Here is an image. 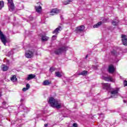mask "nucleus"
<instances>
[{"mask_svg": "<svg viewBox=\"0 0 127 127\" xmlns=\"http://www.w3.org/2000/svg\"><path fill=\"white\" fill-rule=\"evenodd\" d=\"M49 104L52 108H56V109H61L62 108V103L53 97L49 98Z\"/></svg>", "mask_w": 127, "mask_h": 127, "instance_id": "nucleus-1", "label": "nucleus"}, {"mask_svg": "<svg viewBox=\"0 0 127 127\" xmlns=\"http://www.w3.org/2000/svg\"><path fill=\"white\" fill-rule=\"evenodd\" d=\"M0 97H1V93H0Z\"/></svg>", "mask_w": 127, "mask_h": 127, "instance_id": "nucleus-40", "label": "nucleus"}, {"mask_svg": "<svg viewBox=\"0 0 127 127\" xmlns=\"http://www.w3.org/2000/svg\"><path fill=\"white\" fill-rule=\"evenodd\" d=\"M72 1H73V0H66L64 2V4H69V3L72 2Z\"/></svg>", "mask_w": 127, "mask_h": 127, "instance_id": "nucleus-23", "label": "nucleus"}, {"mask_svg": "<svg viewBox=\"0 0 127 127\" xmlns=\"http://www.w3.org/2000/svg\"><path fill=\"white\" fill-rule=\"evenodd\" d=\"M84 29H85V26L84 25H81L76 28L75 32H76V33H81V32L84 31Z\"/></svg>", "mask_w": 127, "mask_h": 127, "instance_id": "nucleus-6", "label": "nucleus"}, {"mask_svg": "<svg viewBox=\"0 0 127 127\" xmlns=\"http://www.w3.org/2000/svg\"><path fill=\"white\" fill-rule=\"evenodd\" d=\"M48 124H45V127H48Z\"/></svg>", "mask_w": 127, "mask_h": 127, "instance_id": "nucleus-37", "label": "nucleus"}, {"mask_svg": "<svg viewBox=\"0 0 127 127\" xmlns=\"http://www.w3.org/2000/svg\"><path fill=\"white\" fill-rule=\"evenodd\" d=\"M124 85L125 87L127 86V80H125L124 81Z\"/></svg>", "mask_w": 127, "mask_h": 127, "instance_id": "nucleus-29", "label": "nucleus"}, {"mask_svg": "<svg viewBox=\"0 0 127 127\" xmlns=\"http://www.w3.org/2000/svg\"><path fill=\"white\" fill-rule=\"evenodd\" d=\"M87 58H88V55L85 57V59H87Z\"/></svg>", "mask_w": 127, "mask_h": 127, "instance_id": "nucleus-38", "label": "nucleus"}, {"mask_svg": "<svg viewBox=\"0 0 127 127\" xmlns=\"http://www.w3.org/2000/svg\"><path fill=\"white\" fill-rule=\"evenodd\" d=\"M112 23L113 25L114 26H118V24H119V21H112Z\"/></svg>", "mask_w": 127, "mask_h": 127, "instance_id": "nucleus-25", "label": "nucleus"}, {"mask_svg": "<svg viewBox=\"0 0 127 127\" xmlns=\"http://www.w3.org/2000/svg\"><path fill=\"white\" fill-rule=\"evenodd\" d=\"M60 12V10L57 8H55L52 9V10L50 12V15H55V14H58Z\"/></svg>", "mask_w": 127, "mask_h": 127, "instance_id": "nucleus-8", "label": "nucleus"}, {"mask_svg": "<svg viewBox=\"0 0 127 127\" xmlns=\"http://www.w3.org/2000/svg\"><path fill=\"white\" fill-rule=\"evenodd\" d=\"M123 52H124V53H127V49H125L123 51Z\"/></svg>", "mask_w": 127, "mask_h": 127, "instance_id": "nucleus-34", "label": "nucleus"}, {"mask_svg": "<svg viewBox=\"0 0 127 127\" xmlns=\"http://www.w3.org/2000/svg\"><path fill=\"white\" fill-rule=\"evenodd\" d=\"M26 88L28 89H29V88H30V85H29V84H27L26 85Z\"/></svg>", "mask_w": 127, "mask_h": 127, "instance_id": "nucleus-30", "label": "nucleus"}, {"mask_svg": "<svg viewBox=\"0 0 127 127\" xmlns=\"http://www.w3.org/2000/svg\"><path fill=\"white\" fill-rule=\"evenodd\" d=\"M119 93V89L114 90L111 91V97L112 98H117L118 94Z\"/></svg>", "mask_w": 127, "mask_h": 127, "instance_id": "nucleus-7", "label": "nucleus"}, {"mask_svg": "<svg viewBox=\"0 0 127 127\" xmlns=\"http://www.w3.org/2000/svg\"><path fill=\"white\" fill-rule=\"evenodd\" d=\"M35 8L36 11H37V12H38V13L41 12L42 7H41V6H35Z\"/></svg>", "mask_w": 127, "mask_h": 127, "instance_id": "nucleus-16", "label": "nucleus"}, {"mask_svg": "<svg viewBox=\"0 0 127 127\" xmlns=\"http://www.w3.org/2000/svg\"><path fill=\"white\" fill-rule=\"evenodd\" d=\"M35 77H36V76L35 74H30L28 75L27 78H26V80H27V81H29L32 80V79H34Z\"/></svg>", "mask_w": 127, "mask_h": 127, "instance_id": "nucleus-12", "label": "nucleus"}, {"mask_svg": "<svg viewBox=\"0 0 127 127\" xmlns=\"http://www.w3.org/2000/svg\"><path fill=\"white\" fill-rule=\"evenodd\" d=\"M111 55H113V56H115L116 57H117V56H119V53H117V51H115V50H113L112 51H111Z\"/></svg>", "mask_w": 127, "mask_h": 127, "instance_id": "nucleus-18", "label": "nucleus"}, {"mask_svg": "<svg viewBox=\"0 0 127 127\" xmlns=\"http://www.w3.org/2000/svg\"><path fill=\"white\" fill-rule=\"evenodd\" d=\"M50 72H53V71H55V68L54 67H51L50 68Z\"/></svg>", "mask_w": 127, "mask_h": 127, "instance_id": "nucleus-28", "label": "nucleus"}, {"mask_svg": "<svg viewBox=\"0 0 127 127\" xmlns=\"http://www.w3.org/2000/svg\"><path fill=\"white\" fill-rule=\"evenodd\" d=\"M101 25H102V22H99L97 24L94 25L93 28H98V27H99V26H101Z\"/></svg>", "mask_w": 127, "mask_h": 127, "instance_id": "nucleus-20", "label": "nucleus"}, {"mask_svg": "<svg viewBox=\"0 0 127 127\" xmlns=\"http://www.w3.org/2000/svg\"><path fill=\"white\" fill-rule=\"evenodd\" d=\"M55 75L57 77H58L59 78H61V77H62V74L59 71L56 72Z\"/></svg>", "mask_w": 127, "mask_h": 127, "instance_id": "nucleus-22", "label": "nucleus"}, {"mask_svg": "<svg viewBox=\"0 0 127 127\" xmlns=\"http://www.w3.org/2000/svg\"><path fill=\"white\" fill-rule=\"evenodd\" d=\"M72 127H78V125H77V124L74 123V124H73Z\"/></svg>", "mask_w": 127, "mask_h": 127, "instance_id": "nucleus-33", "label": "nucleus"}, {"mask_svg": "<svg viewBox=\"0 0 127 127\" xmlns=\"http://www.w3.org/2000/svg\"><path fill=\"white\" fill-rule=\"evenodd\" d=\"M4 6V2L3 1H0V10Z\"/></svg>", "mask_w": 127, "mask_h": 127, "instance_id": "nucleus-24", "label": "nucleus"}, {"mask_svg": "<svg viewBox=\"0 0 127 127\" xmlns=\"http://www.w3.org/2000/svg\"><path fill=\"white\" fill-rule=\"evenodd\" d=\"M0 39L3 44L6 45V43H7V40H6V37L3 35L1 31H0Z\"/></svg>", "mask_w": 127, "mask_h": 127, "instance_id": "nucleus-4", "label": "nucleus"}, {"mask_svg": "<svg viewBox=\"0 0 127 127\" xmlns=\"http://www.w3.org/2000/svg\"><path fill=\"white\" fill-rule=\"evenodd\" d=\"M8 0L7 5L10 11H12V10H14V4H13V1H12V0Z\"/></svg>", "mask_w": 127, "mask_h": 127, "instance_id": "nucleus-5", "label": "nucleus"}, {"mask_svg": "<svg viewBox=\"0 0 127 127\" xmlns=\"http://www.w3.org/2000/svg\"><path fill=\"white\" fill-rule=\"evenodd\" d=\"M27 90H28L26 87H24L22 89V91L23 92H26V91H27Z\"/></svg>", "mask_w": 127, "mask_h": 127, "instance_id": "nucleus-32", "label": "nucleus"}, {"mask_svg": "<svg viewBox=\"0 0 127 127\" xmlns=\"http://www.w3.org/2000/svg\"><path fill=\"white\" fill-rule=\"evenodd\" d=\"M108 71L109 73H114L115 72V67H114V65H110L108 68Z\"/></svg>", "mask_w": 127, "mask_h": 127, "instance_id": "nucleus-14", "label": "nucleus"}, {"mask_svg": "<svg viewBox=\"0 0 127 127\" xmlns=\"http://www.w3.org/2000/svg\"><path fill=\"white\" fill-rule=\"evenodd\" d=\"M12 54H13L12 51L9 52L8 53V56H10L11 55H12Z\"/></svg>", "mask_w": 127, "mask_h": 127, "instance_id": "nucleus-31", "label": "nucleus"}, {"mask_svg": "<svg viewBox=\"0 0 127 127\" xmlns=\"http://www.w3.org/2000/svg\"><path fill=\"white\" fill-rule=\"evenodd\" d=\"M103 87L105 90H109L111 88V84L110 83H103Z\"/></svg>", "mask_w": 127, "mask_h": 127, "instance_id": "nucleus-13", "label": "nucleus"}, {"mask_svg": "<svg viewBox=\"0 0 127 127\" xmlns=\"http://www.w3.org/2000/svg\"><path fill=\"white\" fill-rule=\"evenodd\" d=\"M56 37H57V35H55L54 36H52V39L53 40H55V39H56Z\"/></svg>", "mask_w": 127, "mask_h": 127, "instance_id": "nucleus-27", "label": "nucleus"}, {"mask_svg": "<svg viewBox=\"0 0 127 127\" xmlns=\"http://www.w3.org/2000/svg\"><path fill=\"white\" fill-rule=\"evenodd\" d=\"M21 101H23V99H21Z\"/></svg>", "mask_w": 127, "mask_h": 127, "instance_id": "nucleus-41", "label": "nucleus"}, {"mask_svg": "<svg viewBox=\"0 0 127 127\" xmlns=\"http://www.w3.org/2000/svg\"><path fill=\"white\" fill-rule=\"evenodd\" d=\"M2 71H7L8 69V67L6 65H3L2 67Z\"/></svg>", "mask_w": 127, "mask_h": 127, "instance_id": "nucleus-26", "label": "nucleus"}, {"mask_svg": "<svg viewBox=\"0 0 127 127\" xmlns=\"http://www.w3.org/2000/svg\"><path fill=\"white\" fill-rule=\"evenodd\" d=\"M51 84V82H49V81L46 80H45L43 83V85L44 86H48L49 85H50Z\"/></svg>", "mask_w": 127, "mask_h": 127, "instance_id": "nucleus-21", "label": "nucleus"}, {"mask_svg": "<svg viewBox=\"0 0 127 127\" xmlns=\"http://www.w3.org/2000/svg\"><path fill=\"white\" fill-rule=\"evenodd\" d=\"M10 80L12 82H16L17 81L16 76L15 75H12V77L10 78Z\"/></svg>", "mask_w": 127, "mask_h": 127, "instance_id": "nucleus-17", "label": "nucleus"}, {"mask_svg": "<svg viewBox=\"0 0 127 127\" xmlns=\"http://www.w3.org/2000/svg\"><path fill=\"white\" fill-rule=\"evenodd\" d=\"M62 30V26H59L53 32V33L57 35V34H59V31H61Z\"/></svg>", "mask_w": 127, "mask_h": 127, "instance_id": "nucleus-11", "label": "nucleus"}, {"mask_svg": "<svg viewBox=\"0 0 127 127\" xmlns=\"http://www.w3.org/2000/svg\"><path fill=\"white\" fill-rule=\"evenodd\" d=\"M88 74V71L86 70H84L82 71L81 72L78 73V75L80 76L82 75V76H86Z\"/></svg>", "mask_w": 127, "mask_h": 127, "instance_id": "nucleus-19", "label": "nucleus"}, {"mask_svg": "<svg viewBox=\"0 0 127 127\" xmlns=\"http://www.w3.org/2000/svg\"><path fill=\"white\" fill-rule=\"evenodd\" d=\"M102 79L105 81H107L108 82H109V81H110V82H115V80H114L113 77L110 76L107 77L103 76Z\"/></svg>", "mask_w": 127, "mask_h": 127, "instance_id": "nucleus-10", "label": "nucleus"}, {"mask_svg": "<svg viewBox=\"0 0 127 127\" xmlns=\"http://www.w3.org/2000/svg\"><path fill=\"white\" fill-rule=\"evenodd\" d=\"M38 54H37V51L35 49H30V50L28 51H26L25 52V57L26 58H32L34 55H38Z\"/></svg>", "mask_w": 127, "mask_h": 127, "instance_id": "nucleus-2", "label": "nucleus"}, {"mask_svg": "<svg viewBox=\"0 0 127 127\" xmlns=\"http://www.w3.org/2000/svg\"><path fill=\"white\" fill-rule=\"evenodd\" d=\"M124 103H127V102L126 101V100H124Z\"/></svg>", "mask_w": 127, "mask_h": 127, "instance_id": "nucleus-39", "label": "nucleus"}, {"mask_svg": "<svg viewBox=\"0 0 127 127\" xmlns=\"http://www.w3.org/2000/svg\"><path fill=\"white\" fill-rule=\"evenodd\" d=\"M30 20H32V19H33V17H30Z\"/></svg>", "mask_w": 127, "mask_h": 127, "instance_id": "nucleus-36", "label": "nucleus"}, {"mask_svg": "<svg viewBox=\"0 0 127 127\" xmlns=\"http://www.w3.org/2000/svg\"><path fill=\"white\" fill-rule=\"evenodd\" d=\"M122 41L123 42V45L127 46V35H122Z\"/></svg>", "mask_w": 127, "mask_h": 127, "instance_id": "nucleus-9", "label": "nucleus"}, {"mask_svg": "<svg viewBox=\"0 0 127 127\" xmlns=\"http://www.w3.org/2000/svg\"><path fill=\"white\" fill-rule=\"evenodd\" d=\"M66 51H67V47H62L57 50H56L55 51V53L56 55H60L64 52H66Z\"/></svg>", "mask_w": 127, "mask_h": 127, "instance_id": "nucleus-3", "label": "nucleus"}, {"mask_svg": "<svg viewBox=\"0 0 127 127\" xmlns=\"http://www.w3.org/2000/svg\"><path fill=\"white\" fill-rule=\"evenodd\" d=\"M41 40L42 41H47L48 39H49V38L45 35H43L41 36Z\"/></svg>", "mask_w": 127, "mask_h": 127, "instance_id": "nucleus-15", "label": "nucleus"}, {"mask_svg": "<svg viewBox=\"0 0 127 127\" xmlns=\"http://www.w3.org/2000/svg\"><path fill=\"white\" fill-rule=\"evenodd\" d=\"M2 105H6V102L5 101L3 102Z\"/></svg>", "mask_w": 127, "mask_h": 127, "instance_id": "nucleus-35", "label": "nucleus"}]
</instances>
